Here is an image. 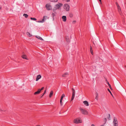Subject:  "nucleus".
I'll return each instance as SVG.
<instances>
[{
  "label": "nucleus",
  "mask_w": 126,
  "mask_h": 126,
  "mask_svg": "<svg viewBox=\"0 0 126 126\" xmlns=\"http://www.w3.org/2000/svg\"><path fill=\"white\" fill-rule=\"evenodd\" d=\"M63 4L61 3H58V4H57L55 5L54 7L56 8L57 9H59L60 8L63 6Z\"/></svg>",
  "instance_id": "f257e3e1"
},
{
  "label": "nucleus",
  "mask_w": 126,
  "mask_h": 126,
  "mask_svg": "<svg viewBox=\"0 0 126 126\" xmlns=\"http://www.w3.org/2000/svg\"><path fill=\"white\" fill-rule=\"evenodd\" d=\"M113 123L114 126H118V121L116 117H114L113 118Z\"/></svg>",
  "instance_id": "f03ea898"
},
{
  "label": "nucleus",
  "mask_w": 126,
  "mask_h": 126,
  "mask_svg": "<svg viewBox=\"0 0 126 126\" xmlns=\"http://www.w3.org/2000/svg\"><path fill=\"white\" fill-rule=\"evenodd\" d=\"M63 8L66 11H68L69 10V6L68 4H65L63 6Z\"/></svg>",
  "instance_id": "7ed1b4c3"
},
{
  "label": "nucleus",
  "mask_w": 126,
  "mask_h": 126,
  "mask_svg": "<svg viewBox=\"0 0 126 126\" xmlns=\"http://www.w3.org/2000/svg\"><path fill=\"white\" fill-rule=\"evenodd\" d=\"M80 110L81 111L82 114L84 115H87L88 114V112L87 110L82 108L80 109Z\"/></svg>",
  "instance_id": "20e7f679"
},
{
  "label": "nucleus",
  "mask_w": 126,
  "mask_h": 126,
  "mask_svg": "<svg viewBox=\"0 0 126 126\" xmlns=\"http://www.w3.org/2000/svg\"><path fill=\"white\" fill-rule=\"evenodd\" d=\"M72 96L71 98V101L73 100L75 97V91L74 89L73 88H72Z\"/></svg>",
  "instance_id": "39448f33"
},
{
  "label": "nucleus",
  "mask_w": 126,
  "mask_h": 126,
  "mask_svg": "<svg viewBox=\"0 0 126 126\" xmlns=\"http://www.w3.org/2000/svg\"><path fill=\"white\" fill-rule=\"evenodd\" d=\"M74 123L76 124H78L82 122L81 120L79 119L78 118L75 119L74 120Z\"/></svg>",
  "instance_id": "423d86ee"
},
{
  "label": "nucleus",
  "mask_w": 126,
  "mask_h": 126,
  "mask_svg": "<svg viewBox=\"0 0 126 126\" xmlns=\"http://www.w3.org/2000/svg\"><path fill=\"white\" fill-rule=\"evenodd\" d=\"M46 7L47 8V10H52L51 6L50 5H49L47 4L46 5Z\"/></svg>",
  "instance_id": "0eeeda50"
},
{
  "label": "nucleus",
  "mask_w": 126,
  "mask_h": 126,
  "mask_svg": "<svg viewBox=\"0 0 126 126\" xmlns=\"http://www.w3.org/2000/svg\"><path fill=\"white\" fill-rule=\"evenodd\" d=\"M47 17V16H44L43 17V19L41 21H38L37 22L39 23H42L44 22L46 20V18H45V17Z\"/></svg>",
  "instance_id": "6e6552de"
},
{
  "label": "nucleus",
  "mask_w": 126,
  "mask_h": 126,
  "mask_svg": "<svg viewBox=\"0 0 126 126\" xmlns=\"http://www.w3.org/2000/svg\"><path fill=\"white\" fill-rule=\"evenodd\" d=\"M65 39L66 41L68 43H69L70 42V40L69 37L68 36H66L65 37Z\"/></svg>",
  "instance_id": "1a4fd4ad"
},
{
  "label": "nucleus",
  "mask_w": 126,
  "mask_h": 126,
  "mask_svg": "<svg viewBox=\"0 0 126 126\" xmlns=\"http://www.w3.org/2000/svg\"><path fill=\"white\" fill-rule=\"evenodd\" d=\"M41 76L40 75H38L36 77V81H38L39 79L41 78Z\"/></svg>",
  "instance_id": "9d476101"
},
{
  "label": "nucleus",
  "mask_w": 126,
  "mask_h": 126,
  "mask_svg": "<svg viewBox=\"0 0 126 126\" xmlns=\"http://www.w3.org/2000/svg\"><path fill=\"white\" fill-rule=\"evenodd\" d=\"M62 18L63 21L65 22L66 21V17L65 16H63L62 17Z\"/></svg>",
  "instance_id": "9b49d317"
},
{
  "label": "nucleus",
  "mask_w": 126,
  "mask_h": 126,
  "mask_svg": "<svg viewBox=\"0 0 126 126\" xmlns=\"http://www.w3.org/2000/svg\"><path fill=\"white\" fill-rule=\"evenodd\" d=\"M83 103L84 104V105L86 106H88L89 105L88 102L87 101H84Z\"/></svg>",
  "instance_id": "f8f14e48"
},
{
  "label": "nucleus",
  "mask_w": 126,
  "mask_h": 126,
  "mask_svg": "<svg viewBox=\"0 0 126 126\" xmlns=\"http://www.w3.org/2000/svg\"><path fill=\"white\" fill-rule=\"evenodd\" d=\"M56 14L54 13H52L51 15L53 17V20H54V17L56 16Z\"/></svg>",
  "instance_id": "ddd939ff"
},
{
  "label": "nucleus",
  "mask_w": 126,
  "mask_h": 126,
  "mask_svg": "<svg viewBox=\"0 0 126 126\" xmlns=\"http://www.w3.org/2000/svg\"><path fill=\"white\" fill-rule=\"evenodd\" d=\"M95 95H96V96H95V99L97 100L98 99V94L97 92H96V93Z\"/></svg>",
  "instance_id": "4468645a"
},
{
  "label": "nucleus",
  "mask_w": 126,
  "mask_h": 126,
  "mask_svg": "<svg viewBox=\"0 0 126 126\" xmlns=\"http://www.w3.org/2000/svg\"><path fill=\"white\" fill-rule=\"evenodd\" d=\"M22 57L23 59H27V56L25 55H22Z\"/></svg>",
  "instance_id": "2eb2a0df"
},
{
  "label": "nucleus",
  "mask_w": 126,
  "mask_h": 126,
  "mask_svg": "<svg viewBox=\"0 0 126 126\" xmlns=\"http://www.w3.org/2000/svg\"><path fill=\"white\" fill-rule=\"evenodd\" d=\"M53 91H51L50 94H49V97H51L53 95Z\"/></svg>",
  "instance_id": "dca6fc26"
},
{
  "label": "nucleus",
  "mask_w": 126,
  "mask_h": 126,
  "mask_svg": "<svg viewBox=\"0 0 126 126\" xmlns=\"http://www.w3.org/2000/svg\"><path fill=\"white\" fill-rule=\"evenodd\" d=\"M90 50L91 52V53L93 55V50L92 49V46H90Z\"/></svg>",
  "instance_id": "f3484780"
},
{
  "label": "nucleus",
  "mask_w": 126,
  "mask_h": 126,
  "mask_svg": "<svg viewBox=\"0 0 126 126\" xmlns=\"http://www.w3.org/2000/svg\"><path fill=\"white\" fill-rule=\"evenodd\" d=\"M37 38H38L39 39H40L41 40H43V39L41 37H40L39 36H35Z\"/></svg>",
  "instance_id": "a211bd4d"
},
{
  "label": "nucleus",
  "mask_w": 126,
  "mask_h": 126,
  "mask_svg": "<svg viewBox=\"0 0 126 126\" xmlns=\"http://www.w3.org/2000/svg\"><path fill=\"white\" fill-rule=\"evenodd\" d=\"M57 10V9L55 8L54 7L53 9V11L54 13L56 14V10Z\"/></svg>",
  "instance_id": "6ab92c4d"
},
{
  "label": "nucleus",
  "mask_w": 126,
  "mask_h": 126,
  "mask_svg": "<svg viewBox=\"0 0 126 126\" xmlns=\"http://www.w3.org/2000/svg\"><path fill=\"white\" fill-rule=\"evenodd\" d=\"M68 73L67 72H66L64 74H63L62 77H66V75H68Z\"/></svg>",
  "instance_id": "aec40b11"
},
{
  "label": "nucleus",
  "mask_w": 126,
  "mask_h": 126,
  "mask_svg": "<svg viewBox=\"0 0 126 126\" xmlns=\"http://www.w3.org/2000/svg\"><path fill=\"white\" fill-rule=\"evenodd\" d=\"M23 16L26 18H27L28 16V15H27V14H23Z\"/></svg>",
  "instance_id": "412c9836"
},
{
  "label": "nucleus",
  "mask_w": 126,
  "mask_h": 126,
  "mask_svg": "<svg viewBox=\"0 0 126 126\" xmlns=\"http://www.w3.org/2000/svg\"><path fill=\"white\" fill-rule=\"evenodd\" d=\"M107 118L109 120H110L111 119L110 117V114H108V117H107Z\"/></svg>",
  "instance_id": "4be33fe9"
},
{
  "label": "nucleus",
  "mask_w": 126,
  "mask_h": 126,
  "mask_svg": "<svg viewBox=\"0 0 126 126\" xmlns=\"http://www.w3.org/2000/svg\"><path fill=\"white\" fill-rule=\"evenodd\" d=\"M30 19L31 20H32L35 21L37 19L36 18H33V17H31Z\"/></svg>",
  "instance_id": "5701e85b"
},
{
  "label": "nucleus",
  "mask_w": 126,
  "mask_h": 126,
  "mask_svg": "<svg viewBox=\"0 0 126 126\" xmlns=\"http://www.w3.org/2000/svg\"><path fill=\"white\" fill-rule=\"evenodd\" d=\"M69 16L70 17H73V15L71 13H70L69 14Z\"/></svg>",
  "instance_id": "b1692460"
},
{
  "label": "nucleus",
  "mask_w": 126,
  "mask_h": 126,
  "mask_svg": "<svg viewBox=\"0 0 126 126\" xmlns=\"http://www.w3.org/2000/svg\"><path fill=\"white\" fill-rule=\"evenodd\" d=\"M117 7H118V11L119 12H120V11H121V8H120V6H118Z\"/></svg>",
  "instance_id": "393cba45"
},
{
  "label": "nucleus",
  "mask_w": 126,
  "mask_h": 126,
  "mask_svg": "<svg viewBox=\"0 0 126 126\" xmlns=\"http://www.w3.org/2000/svg\"><path fill=\"white\" fill-rule=\"evenodd\" d=\"M65 96V94H62L61 97V98H63Z\"/></svg>",
  "instance_id": "a878e982"
},
{
  "label": "nucleus",
  "mask_w": 126,
  "mask_h": 126,
  "mask_svg": "<svg viewBox=\"0 0 126 126\" xmlns=\"http://www.w3.org/2000/svg\"><path fill=\"white\" fill-rule=\"evenodd\" d=\"M104 120L105 122V123H104V124H105L106 123V122H107V120L106 118H104Z\"/></svg>",
  "instance_id": "bb28decb"
},
{
  "label": "nucleus",
  "mask_w": 126,
  "mask_h": 126,
  "mask_svg": "<svg viewBox=\"0 0 126 126\" xmlns=\"http://www.w3.org/2000/svg\"><path fill=\"white\" fill-rule=\"evenodd\" d=\"M51 1L52 2H56L58 1V0H53Z\"/></svg>",
  "instance_id": "cd10ccee"
},
{
  "label": "nucleus",
  "mask_w": 126,
  "mask_h": 126,
  "mask_svg": "<svg viewBox=\"0 0 126 126\" xmlns=\"http://www.w3.org/2000/svg\"><path fill=\"white\" fill-rule=\"evenodd\" d=\"M39 94V93H38V92L37 91L35 92L34 93V95H36V94Z\"/></svg>",
  "instance_id": "c85d7f7f"
},
{
  "label": "nucleus",
  "mask_w": 126,
  "mask_h": 126,
  "mask_svg": "<svg viewBox=\"0 0 126 126\" xmlns=\"http://www.w3.org/2000/svg\"><path fill=\"white\" fill-rule=\"evenodd\" d=\"M27 35H29L30 37L32 36V35H31L30 34V33L28 32H27Z\"/></svg>",
  "instance_id": "c756f323"
},
{
  "label": "nucleus",
  "mask_w": 126,
  "mask_h": 126,
  "mask_svg": "<svg viewBox=\"0 0 126 126\" xmlns=\"http://www.w3.org/2000/svg\"><path fill=\"white\" fill-rule=\"evenodd\" d=\"M38 93L39 94L41 92L40 89H39L37 91Z\"/></svg>",
  "instance_id": "7c9ffc66"
},
{
  "label": "nucleus",
  "mask_w": 126,
  "mask_h": 126,
  "mask_svg": "<svg viewBox=\"0 0 126 126\" xmlns=\"http://www.w3.org/2000/svg\"><path fill=\"white\" fill-rule=\"evenodd\" d=\"M105 78L106 79V82L108 84V83H109V82H108V81L107 79L106 78Z\"/></svg>",
  "instance_id": "2f4dec72"
},
{
  "label": "nucleus",
  "mask_w": 126,
  "mask_h": 126,
  "mask_svg": "<svg viewBox=\"0 0 126 126\" xmlns=\"http://www.w3.org/2000/svg\"><path fill=\"white\" fill-rule=\"evenodd\" d=\"M46 90H45L44 92V93H43V95H44V94L46 93Z\"/></svg>",
  "instance_id": "473e14b6"
},
{
  "label": "nucleus",
  "mask_w": 126,
  "mask_h": 126,
  "mask_svg": "<svg viewBox=\"0 0 126 126\" xmlns=\"http://www.w3.org/2000/svg\"><path fill=\"white\" fill-rule=\"evenodd\" d=\"M60 103L61 106H62L63 105V104L62 101H60Z\"/></svg>",
  "instance_id": "72a5a7b5"
},
{
  "label": "nucleus",
  "mask_w": 126,
  "mask_h": 126,
  "mask_svg": "<svg viewBox=\"0 0 126 126\" xmlns=\"http://www.w3.org/2000/svg\"><path fill=\"white\" fill-rule=\"evenodd\" d=\"M108 85L109 86V88H111V86L109 84V83H108Z\"/></svg>",
  "instance_id": "f704fd0d"
},
{
  "label": "nucleus",
  "mask_w": 126,
  "mask_h": 126,
  "mask_svg": "<svg viewBox=\"0 0 126 126\" xmlns=\"http://www.w3.org/2000/svg\"><path fill=\"white\" fill-rule=\"evenodd\" d=\"M44 87H42L41 88V89H40V90H41V91L42 90H43V89H44Z\"/></svg>",
  "instance_id": "c9c22d12"
},
{
  "label": "nucleus",
  "mask_w": 126,
  "mask_h": 126,
  "mask_svg": "<svg viewBox=\"0 0 126 126\" xmlns=\"http://www.w3.org/2000/svg\"><path fill=\"white\" fill-rule=\"evenodd\" d=\"M107 90H108V91L110 93H111V92L110 91V90L109 89V88H108V89H107Z\"/></svg>",
  "instance_id": "e433bc0d"
},
{
  "label": "nucleus",
  "mask_w": 126,
  "mask_h": 126,
  "mask_svg": "<svg viewBox=\"0 0 126 126\" xmlns=\"http://www.w3.org/2000/svg\"><path fill=\"white\" fill-rule=\"evenodd\" d=\"M116 5H117V7H118V6H119L118 4V3L117 2H116Z\"/></svg>",
  "instance_id": "4c0bfd02"
},
{
  "label": "nucleus",
  "mask_w": 126,
  "mask_h": 126,
  "mask_svg": "<svg viewBox=\"0 0 126 126\" xmlns=\"http://www.w3.org/2000/svg\"><path fill=\"white\" fill-rule=\"evenodd\" d=\"M66 2H68L70 1V0H65Z\"/></svg>",
  "instance_id": "58836bf2"
},
{
  "label": "nucleus",
  "mask_w": 126,
  "mask_h": 126,
  "mask_svg": "<svg viewBox=\"0 0 126 126\" xmlns=\"http://www.w3.org/2000/svg\"><path fill=\"white\" fill-rule=\"evenodd\" d=\"M63 99V98H61L60 100V101H62Z\"/></svg>",
  "instance_id": "ea45409f"
},
{
  "label": "nucleus",
  "mask_w": 126,
  "mask_h": 126,
  "mask_svg": "<svg viewBox=\"0 0 126 126\" xmlns=\"http://www.w3.org/2000/svg\"><path fill=\"white\" fill-rule=\"evenodd\" d=\"M91 126H94V124H92L91 125Z\"/></svg>",
  "instance_id": "a19ab883"
},
{
  "label": "nucleus",
  "mask_w": 126,
  "mask_h": 126,
  "mask_svg": "<svg viewBox=\"0 0 126 126\" xmlns=\"http://www.w3.org/2000/svg\"><path fill=\"white\" fill-rule=\"evenodd\" d=\"M76 22V21H74L73 22H75V23Z\"/></svg>",
  "instance_id": "79ce46f5"
},
{
  "label": "nucleus",
  "mask_w": 126,
  "mask_h": 126,
  "mask_svg": "<svg viewBox=\"0 0 126 126\" xmlns=\"http://www.w3.org/2000/svg\"><path fill=\"white\" fill-rule=\"evenodd\" d=\"M43 96H44V95H42V96H41L40 98H42V97H43Z\"/></svg>",
  "instance_id": "37998d69"
},
{
  "label": "nucleus",
  "mask_w": 126,
  "mask_h": 126,
  "mask_svg": "<svg viewBox=\"0 0 126 126\" xmlns=\"http://www.w3.org/2000/svg\"><path fill=\"white\" fill-rule=\"evenodd\" d=\"M110 89L111 90H112V88L111 87V88H110Z\"/></svg>",
  "instance_id": "c03bdc74"
},
{
  "label": "nucleus",
  "mask_w": 126,
  "mask_h": 126,
  "mask_svg": "<svg viewBox=\"0 0 126 126\" xmlns=\"http://www.w3.org/2000/svg\"><path fill=\"white\" fill-rule=\"evenodd\" d=\"M100 2V3L101 4H102V2H101H101Z\"/></svg>",
  "instance_id": "a18cd8bd"
},
{
  "label": "nucleus",
  "mask_w": 126,
  "mask_h": 126,
  "mask_svg": "<svg viewBox=\"0 0 126 126\" xmlns=\"http://www.w3.org/2000/svg\"><path fill=\"white\" fill-rule=\"evenodd\" d=\"M100 2H101V0H99Z\"/></svg>",
  "instance_id": "49530a36"
},
{
  "label": "nucleus",
  "mask_w": 126,
  "mask_h": 126,
  "mask_svg": "<svg viewBox=\"0 0 126 126\" xmlns=\"http://www.w3.org/2000/svg\"><path fill=\"white\" fill-rule=\"evenodd\" d=\"M110 93V94H111L112 95V93H111H111Z\"/></svg>",
  "instance_id": "de8ad7c7"
},
{
  "label": "nucleus",
  "mask_w": 126,
  "mask_h": 126,
  "mask_svg": "<svg viewBox=\"0 0 126 126\" xmlns=\"http://www.w3.org/2000/svg\"><path fill=\"white\" fill-rule=\"evenodd\" d=\"M93 44H94V45H95V44H94V42H93Z\"/></svg>",
  "instance_id": "09e8293b"
},
{
  "label": "nucleus",
  "mask_w": 126,
  "mask_h": 126,
  "mask_svg": "<svg viewBox=\"0 0 126 126\" xmlns=\"http://www.w3.org/2000/svg\"><path fill=\"white\" fill-rule=\"evenodd\" d=\"M0 9H1V7H0Z\"/></svg>",
  "instance_id": "8fccbe9b"
}]
</instances>
